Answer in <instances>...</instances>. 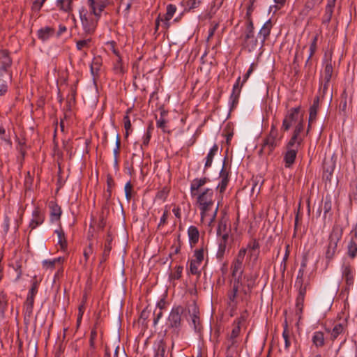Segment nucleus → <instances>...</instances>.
I'll use <instances>...</instances> for the list:
<instances>
[{
	"instance_id": "ea45409f",
	"label": "nucleus",
	"mask_w": 357,
	"mask_h": 357,
	"mask_svg": "<svg viewBox=\"0 0 357 357\" xmlns=\"http://www.w3.org/2000/svg\"><path fill=\"white\" fill-rule=\"evenodd\" d=\"M120 146H121L120 137H119V135L117 134L116 135L115 148L114 149V151H113L114 162V164L116 165H118Z\"/></svg>"
},
{
	"instance_id": "a19ab883",
	"label": "nucleus",
	"mask_w": 357,
	"mask_h": 357,
	"mask_svg": "<svg viewBox=\"0 0 357 357\" xmlns=\"http://www.w3.org/2000/svg\"><path fill=\"white\" fill-rule=\"evenodd\" d=\"M192 324L193 326L194 330L196 332H199L201 330V324L199 320V317L196 314V309L195 308L194 312L191 317Z\"/></svg>"
},
{
	"instance_id": "69168bd1",
	"label": "nucleus",
	"mask_w": 357,
	"mask_h": 357,
	"mask_svg": "<svg viewBox=\"0 0 357 357\" xmlns=\"http://www.w3.org/2000/svg\"><path fill=\"white\" fill-rule=\"evenodd\" d=\"M303 130V120H299L295 126L294 130L293 132V135H296L298 137H301L300 136V134L302 132Z\"/></svg>"
},
{
	"instance_id": "c03bdc74",
	"label": "nucleus",
	"mask_w": 357,
	"mask_h": 357,
	"mask_svg": "<svg viewBox=\"0 0 357 357\" xmlns=\"http://www.w3.org/2000/svg\"><path fill=\"white\" fill-rule=\"evenodd\" d=\"M348 255L350 257L354 258L357 255V244L351 239L348 244Z\"/></svg>"
},
{
	"instance_id": "bb28decb",
	"label": "nucleus",
	"mask_w": 357,
	"mask_h": 357,
	"mask_svg": "<svg viewBox=\"0 0 357 357\" xmlns=\"http://www.w3.org/2000/svg\"><path fill=\"white\" fill-rule=\"evenodd\" d=\"M34 304V297H31V296H27L26 301L24 305V312L25 316L30 317L33 312Z\"/></svg>"
},
{
	"instance_id": "7ed1b4c3",
	"label": "nucleus",
	"mask_w": 357,
	"mask_h": 357,
	"mask_svg": "<svg viewBox=\"0 0 357 357\" xmlns=\"http://www.w3.org/2000/svg\"><path fill=\"white\" fill-rule=\"evenodd\" d=\"M342 236V229H340L337 227L333 228L329 236L328 245L326 251V257L327 259H331L335 255L337 250V243L340 241Z\"/></svg>"
},
{
	"instance_id": "1a4fd4ad",
	"label": "nucleus",
	"mask_w": 357,
	"mask_h": 357,
	"mask_svg": "<svg viewBox=\"0 0 357 357\" xmlns=\"http://www.w3.org/2000/svg\"><path fill=\"white\" fill-rule=\"evenodd\" d=\"M342 275L346 283V290H349L354 282V271L350 264H344L342 265Z\"/></svg>"
},
{
	"instance_id": "c85d7f7f",
	"label": "nucleus",
	"mask_w": 357,
	"mask_h": 357,
	"mask_svg": "<svg viewBox=\"0 0 357 357\" xmlns=\"http://www.w3.org/2000/svg\"><path fill=\"white\" fill-rule=\"evenodd\" d=\"M248 249L250 257H253L255 261L257 260L259 255V243L256 240H254L252 243L248 244Z\"/></svg>"
},
{
	"instance_id": "603ef678",
	"label": "nucleus",
	"mask_w": 357,
	"mask_h": 357,
	"mask_svg": "<svg viewBox=\"0 0 357 357\" xmlns=\"http://www.w3.org/2000/svg\"><path fill=\"white\" fill-rule=\"evenodd\" d=\"M285 253L282 259V261L280 264V269L284 273L287 268V261L290 254L289 245L287 244L285 248Z\"/></svg>"
},
{
	"instance_id": "393cba45",
	"label": "nucleus",
	"mask_w": 357,
	"mask_h": 357,
	"mask_svg": "<svg viewBox=\"0 0 357 357\" xmlns=\"http://www.w3.org/2000/svg\"><path fill=\"white\" fill-rule=\"evenodd\" d=\"M302 142V137H298L296 135H292L291 139L287 142L285 148L286 149H294L298 151V149L300 148Z\"/></svg>"
},
{
	"instance_id": "ddd939ff",
	"label": "nucleus",
	"mask_w": 357,
	"mask_h": 357,
	"mask_svg": "<svg viewBox=\"0 0 357 357\" xmlns=\"http://www.w3.org/2000/svg\"><path fill=\"white\" fill-rule=\"evenodd\" d=\"M55 33V29L51 26L41 27L37 31L36 36L43 43L47 41Z\"/></svg>"
},
{
	"instance_id": "6e6552de",
	"label": "nucleus",
	"mask_w": 357,
	"mask_h": 357,
	"mask_svg": "<svg viewBox=\"0 0 357 357\" xmlns=\"http://www.w3.org/2000/svg\"><path fill=\"white\" fill-rule=\"evenodd\" d=\"M229 232L224 233L221 236H219L218 241V249L216 253V258L219 261H222L227 245L229 244Z\"/></svg>"
},
{
	"instance_id": "f8f14e48",
	"label": "nucleus",
	"mask_w": 357,
	"mask_h": 357,
	"mask_svg": "<svg viewBox=\"0 0 357 357\" xmlns=\"http://www.w3.org/2000/svg\"><path fill=\"white\" fill-rule=\"evenodd\" d=\"M207 177L195 178L190 184V195L192 197L197 195L199 190L209 181Z\"/></svg>"
},
{
	"instance_id": "473e14b6",
	"label": "nucleus",
	"mask_w": 357,
	"mask_h": 357,
	"mask_svg": "<svg viewBox=\"0 0 357 357\" xmlns=\"http://www.w3.org/2000/svg\"><path fill=\"white\" fill-rule=\"evenodd\" d=\"M200 210L201 220L203 221L206 217L209 216V211L211 210L213 204H198Z\"/></svg>"
},
{
	"instance_id": "39448f33",
	"label": "nucleus",
	"mask_w": 357,
	"mask_h": 357,
	"mask_svg": "<svg viewBox=\"0 0 357 357\" xmlns=\"http://www.w3.org/2000/svg\"><path fill=\"white\" fill-rule=\"evenodd\" d=\"M79 17L85 34L91 35L95 31L99 18L96 17V20H95L91 16H87L84 9L79 10Z\"/></svg>"
},
{
	"instance_id": "338daca9",
	"label": "nucleus",
	"mask_w": 357,
	"mask_h": 357,
	"mask_svg": "<svg viewBox=\"0 0 357 357\" xmlns=\"http://www.w3.org/2000/svg\"><path fill=\"white\" fill-rule=\"evenodd\" d=\"M282 337H283L284 340V349L286 350H288L289 347H290V345H291V342H290V340H289V331H288L287 327H285L284 331H283Z\"/></svg>"
},
{
	"instance_id": "49530a36",
	"label": "nucleus",
	"mask_w": 357,
	"mask_h": 357,
	"mask_svg": "<svg viewBox=\"0 0 357 357\" xmlns=\"http://www.w3.org/2000/svg\"><path fill=\"white\" fill-rule=\"evenodd\" d=\"M200 264H199L198 262L196 263V261L191 260L190 263V268H189L190 273L199 277V275L201 274V271L199 270V267Z\"/></svg>"
},
{
	"instance_id": "774afa93",
	"label": "nucleus",
	"mask_w": 357,
	"mask_h": 357,
	"mask_svg": "<svg viewBox=\"0 0 357 357\" xmlns=\"http://www.w3.org/2000/svg\"><path fill=\"white\" fill-rule=\"evenodd\" d=\"M349 197L351 201L357 202V181L354 183L351 191L349 194Z\"/></svg>"
},
{
	"instance_id": "3c124183",
	"label": "nucleus",
	"mask_w": 357,
	"mask_h": 357,
	"mask_svg": "<svg viewBox=\"0 0 357 357\" xmlns=\"http://www.w3.org/2000/svg\"><path fill=\"white\" fill-rule=\"evenodd\" d=\"M126 198L128 202H130L133 195L132 185L130 181H128L124 187Z\"/></svg>"
},
{
	"instance_id": "680f3d73",
	"label": "nucleus",
	"mask_w": 357,
	"mask_h": 357,
	"mask_svg": "<svg viewBox=\"0 0 357 357\" xmlns=\"http://www.w3.org/2000/svg\"><path fill=\"white\" fill-rule=\"evenodd\" d=\"M243 273H238L235 276H232L233 279L231 280L230 283L231 284H234L238 287H243V278H242Z\"/></svg>"
},
{
	"instance_id": "79ce46f5",
	"label": "nucleus",
	"mask_w": 357,
	"mask_h": 357,
	"mask_svg": "<svg viewBox=\"0 0 357 357\" xmlns=\"http://www.w3.org/2000/svg\"><path fill=\"white\" fill-rule=\"evenodd\" d=\"M323 169L324 173L327 174L326 175H324V176H326L327 179H329V177L331 176L334 170L333 164H332L331 161H330L329 162L324 161L323 165Z\"/></svg>"
},
{
	"instance_id": "a18cd8bd",
	"label": "nucleus",
	"mask_w": 357,
	"mask_h": 357,
	"mask_svg": "<svg viewBox=\"0 0 357 357\" xmlns=\"http://www.w3.org/2000/svg\"><path fill=\"white\" fill-rule=\"evenodd\" d=\"M91 42V38L77 40L76 42V47L79 51L84 48H89L90 46Z\"/></svg>"
},
{
	"instance_id": "b1692460",
	"label": "nucleus",
	"mask_w": 357,
	"mask_h": 357,
	"mask_svg": "<svg viewBox=\"0 0 357 357\" xmlns=\"http://www.w3.org/2000/svg\"><path fill=\"white\" fill-rule=\"evenodd\" d=\"M321 4V3L316 0H307L301 10V14L303 15H307L311 10L319 7Z\"/></svg>"
},
{
	"instance_id": "2f4dec72",
	"label": "nucleus",
	"mask_w": 357,
	"mask_h": 357,
	"mask_svg": "<svg viewBox=\"0 0 357 357\" xmlns=\"http://www.w3.org/2000/svg\"><path fill=\"white\" fill-rule=\"evenodd\" d=\"M218 151V145L214 144L213 146V147L210 149V151L206 158V162H205V165H204L205 169H207L211 166L214 155L217 153Z\"/></svg>"
},
{
	"instance_id": "4c0bfd02",
	"label": "nucleus",
	"mask_w": 357,
	"mask_h": 357,
	"mask_svg": "<svg viewBox=\"0 0 357 357\" xmlns=\"http://www.w3.org/2000/svg\"><path fill=\"white\" fill-rule=\"evenodd\" d=\"M166 351V345L163 340H160L158 344L157 349L155 351L154 357H165Z\"/></svg>"
},
{
	"instance_id": "a878e982",
	"label": "nucleus",
	"mask_w": 357,
	"mask_h": 357,
	"mask_svg": "<svg viewBox=\"0 0 357 357\" xmlns=\"http://www.w3.org/2000/svg\"><path fill=\"white\" fill-rule=\"evenodd\" d=\"M326 331L331 333V338L335 340L340 334L344 331V326L343 324H335L332 330L326 328Z\"/></svg>"
},
{
	"instance_id": "37998d69",
	"label": "nucleus",
	"mask_w": 357,
	"mask_h": 357,
	"mask_svg": "<svg viewBox=\"0 0 357 357\" xmlns=\"http://www.w3.org/2000/svg\"><path fill=\"white\" fill-rule=\"evenodd\" d=\"M243 279L246 282L245 286L248 291H251L255 286L256 277L252 274L245 275Z\"/></svg>"
},
{
	"instance_id": "9b49d317",
	"label": "nucleus",
	"mask_w": 357,
	"mask_h": 357,
	"mask_svg": "<svg viewBox=\"0 0 357 357\" xmlns=\"http://www.w3.org/2000/svg\"><path fill=\"white\" fill-rule=\"evenodd\" d=\"M273 24L271 20H267L259 30L257 38L260 40L261 45L263 46L266 40L269 36Z\"/></svg>"
},
{
	"instance_id": "0eeeda50",
	"label": "nucleus",
	"mask_w": 357,
	"mask_h": 357,
	"mask_svg": "<svg viewBox=\"0 0 357 357\" xmlns=\"http://www.w3.org/2000/svg\"><path fill=\"white\" fill-rule=\"evenodd\" d=\"M91 14L99 18L102 11L109 4V0H88Z\"/></svg>"
},
{
	"instance_id": "6e6d98bb",
	"label": "nucleus",
	"mask_w": 357,
	"mask_h": 357,
	"mask_svg": "<svg viewBox=\"0 0 357 357\" xmlns=\"http://www.w3.org/2000/svg\"><path fill=\"white\" fill-rule=\"evenodd\" d=\"M193 257L194 258L192 259V261H196V263L198 262L201 264L204 259V249L201 248L195 250Z\"/></svg>"
},
{
	"instance_id": "4468645a",
	"label": "nucleus",
	"mask_w": 357,
	"mask_h": 357,
	"mask_svg": "<svg viewBox=\"0 0 357 357\" xmlns=\"http://www.w3.org/2000/svg\"><path fill=\"white\" fill-rule=\"evenodd\" d=\"M225 158L224 159L223 166L220 172V178L221 181L217 186V188L219 189L220 193H223L225 191V190L227 187L229 181V172L225 170Z\"/></svg>"
},
{
	"instance_id": "f704fd0d",
	"label": "nucleus",
	"mask_w": 357,
	"mask_h": 357,
	"mask_svg": "<svg viewBox=\"0 0 357 357\" xmlns=\"http://www.w3.org/2000/svg\"><path fill=\"white\" fill-rule=\"evenodd\" d=\"M63 259L62 257H57L53 259H45L43 261V266L44 268L48 269H52L55 267L56 264L63 262Z\"/></svg>"
},
{
	"instance_id": "e2e57ef3",
	"label": "nucleus",
	"mask_w": 357,
	"mask_h": 357,
	"mask_svg": "<svg viewBox=\"0 0 357 357\" xmlns=\"http://www.w3.org/2000/svg\"><path fill=\"white\" fill-rule=\"evenodd\" d=\"M305 297L297 296L296 301V314H301L303 308Z\"/></svg>"
},
{
	"instance_id": "f257e3e1",
	"label": "nucleus",
	"mask_w": 357,
	"mask_h": 357,
	"mask_svg": "<svg viewBox=\"0 0 357 357\" xmlns=\"http://www.w3.org/2000/svg\"><path fill=\"white\" fill-rule=\"evenodd\" d=\"M278 130L276 126L273 124L268 135L263 140L259 154L260 155L271 154L274 149L278 146V142L280 140V138L278 139Z\"/></svg>"
},
{
	"instance_id": "4d7b16f0",
	"label": "nucleus",
	"mask_w": 357,
	"mask_h": 357,
	"mask_svg": "<svg viewBox=\"0 0 357 357\" xmlns=\"http://www.w3.org/2000/svg\"><path fill=\"white\" fill-rule=\"evenodd\" d=\"M239 273H243V265L233 261L231 264V276H235Z\"/></svg>"
},
{
	"instance_id": "58836bf2",
	"label": "nucleus",
	"mask_w": 357,
	"mask_h": 357,
	"mask_svg": "<svg viewBox=\"0 0 357 357\" xmlns=\"http://www.w3.org/2000/svg\"><path fill=\"white\" fill-rule=\"evenodd\" d=\"M55 233H56L58 236V243L60 245L61 248L62 250H65L67 247V241L65 238V234L62 229L56 230Z\"/></svg>"
},
{
	"instance_id": "7c9ffc66",
	"label": "nucleus",
	"mask_w": 357,
	"mask_h": 357,
	"mask_svg": "<svg viewBox=\"0 0 357 357\" xmlns=\"http://www.w3.org/2000/svg\"><path fill=\"white\" fill-rule=\"evenodd\" d=\"M101 67V62L100 59L94 58L90 67L91 73L95 80L98 77L99 71Z\"/></svg>"
},
{
	"instance_id": "72a5a7b5",
	"label": "nucleus",
	"mask_w": 357,
	"mask_h": 357,
	"mask_svg": "<svg viewBox=\"0 0 357 357\" xmlns=\"http://www.w3.org/2000/svg\"><path fill=\"white\" fill-rule=\"evenodd\" d=\"M56 4L64 12L68 13L72 10V0H57Z\"/></svg>"
},
{
	"instance_id": "bf43d9fd",
	"label": "nucleus",
	"mask_w": 357,
	"mask_h": 357,
	"mask_svg": "<svg viewBox=\"0 0 357 357\" xmlns=\"http://www.w3.org/2000/svg\"><path fill=\"white\" fill-rule=\"evenodd\" d=\"M225 232H228L227 231L226 221L221 220L218 223V229H217V235L218 236H221Z\"/></svg>"
},
{
	"instance_id": "4be33fe9",
	"label": "nucleus",
	"mask_w": 357,
	"mask_h": 357,
	"mask_svg": "<svg viewBox=\"0 0 357 357\" xmlns=\"http://www.w3.org/2000/svg\"><path fill=\"white\" fill-rule=\"evenodd\" d=\"M319 105V98L316 97L314 99L312 105L310 108L309 127L311 126V124L316 120Z\"/></svg>"
},
{
	"instance_id": "e433bc0d",
	"label": "nucleus",
	"mask_w": 357,
	"mask_h": 357,
	"mask_svg": "<svg viewBox=\"0 0 357 357\" xmlns=\"http://www.w3.org/2000/svg\"><path fill=\"white\" fill-rule=\"evenodd\" d=\"M107 188L104 193V197L108 202L112 197V188L114 185V181L112 177H108L107 179Z\"/></svg>"
},
{
	"instance_id": "c756f323",
	"label": "nucleus",
	"mask_w": 357,
	"mask_h": 357,
	"mask_svg": "<svg viewBox=\"0 0 357 357\" xmlns=\"http://www.w3.org/2000/svg\"><path fill=\"white\" fill-rule=\"evenodd\" d=\"M238 295L228 291L227 294V303L231 310H234L238 305Z\"/></svg>"
},
{
	"instance_id": "423d86ee",
	"label": "nucleus",
	"mask_w": 357,
	"mask_h": 357,
	"mask_svg": "<svg viewBox=\"0 0 357 357\" xmlns=\"http://www.w3.org/2000/svg\"><path fill=\"white\" fill-rule=\"evenodd\" d=\"M299 107L291 108L285 115L282 124L281 126V130L283 132L288 131L294 123L298 121L299 117Z\"/></svg>"
},
{
	"instance_id": "6ab92c4d",
	"label": "nucleus",
	"mask_w": 357,
	"mask_h": 357,
	"mask_svg": "<svg viewBox=\"0 0 357 357\" xmlns=\"http://www.w3.org/2000/svg\"><path fill=\"white\" fill-rule=\"evenodd\" d=\"M12 65V59L9 52L6 50H0V66L3 69H8Z\"/></svg>"
},
{
	"instance_id": "864d4df0",
	"label": "nucleus",
	"mask_w": 357,
	"mask_h": 357,
	"mask_svg": "<svg viewBox=\"0 0 357 357\" xmlns=\"http://www.w3.org/2000/svg\"><path fill=\"white\" fill-rule=\"evenodd\" d=\"M169 192V189L167 187H164L161 190L157 192L155 199L165 202L168 197Z\"/></svg>"
},
{
	"instance_id": "f3484780",
	"label": "nucleus",
	"mask_w": 357,
	"mask_h": 357,
	"mask_svg": "<svg viewBox=\"0 0 357 357\" xmlns=\"http://www.w3.org/2000/svg\"><path fill=\"white\" fill-rule=\"evenodd\" d=\"M44 215L38 208H36L32 213V219L29 222V227L32 229L40 225L44 221Z\"/></svg>"
},
{
	"instance_id": "cd10ccee",
	"label": "nucleus",
	"mask_w": 357,
	"mask_h": 357,
	"mask_svg": "<svg viewBox=\"0 0 357 357\" xmlns=\"http://www.w3.org/2000/svg\"><path fill=\"white\" fill-rule=\"evenodd\" d=\"M112 241V238L111 237V236L109 234H108L106 241H105V245H104V251H103V253L102 255L100 263H103L107 259V258L109 255V252L112 249V245H111Z\"/></svg>"
},
{
	"instance_id": "8fccbe9b",
	"label": "nucleus",
	"mask_w": 357,
	"mask_h": 357,
	"mask_svg": "<svg viewBox=\"0 0 357 357\" xmlns=\"http://www.w3.org/2000/svg\"><path fill=\"white\" fill-rule=\"evenodd\" d=\"M332 208L331 198L330 196H326L324 202V217L326 218V214L329 213Z\"/></svg>"
},
{
	"instance_id": "5fc2aeb1",
	"label": "nucleus",
	"mask_w": 357,
	"mask_h": 357,
	"mask_svg": "<svg viewBox=\"0 0 357 357\" xmlns=\"http://www.w3.org/2000/svg\"><path fill=\"white\" fill-rule=\"evenodd\" d=\"M114 70L116 74H123L125 73V69L122 63L121 58L119 56L118 57L117 61L114 63Z\"/></svg>"
},
{
	"instance_id": "de8ad7c7",
	"label": "nucleus",
	"mask_w": 357,
	"mask_h": 357,
	"mask_svg": "<svg viewBox=\"0 0 357 357\" xmlns=\"http://www.w3.org/2000/svg\"><path fill=\"white\" fill-rule=\"evenodd\" d=\"M317 40H318V36H317V35H316V36H314L313 37V38L312 40V42L310 43V50H310V54H309V56H308V58L307 59L306 63H308L310 59L312 58V56L315 53L316 50H317Z\"/></svg>"
},
{
	"instance_id": "a211bd4d",
	"label": "nucleus",
	"mask_w": 357,
	"mask_h": 357,
	"mask_svg": "<svg viewBox=\"0 0 357 357\" xmlns=\"http://www.w3.org/2000/svg\"><path fill=\"white\" fill-rule=\"evenodd\" d=\"M50 220L52 222H56L59 220L61 215V207L54 202H50L49 204Z\"/></svg>"
},
{
	"instance_id": "aec40b11",
	"label": "nucleus",
	"mask_w": 357,
	"mask_h": 357,
	"mask_svg": "<svg viewBox=\"0 0 357 357\" xmlns=\"http://www.w3.org/2000/svg\"><path fill=\"white\" fill-rule=\"evenodd\" d=\"M189 242L191 246H194L199 241V232L195 226H190L188 229Z\"/></svg>"
},
{
	"instance_id": "052dcab7",
	"label": "nucleus",
	"mask_w": 357,
	"mask_h": 357,
	"mask_svg": "<svg viewBox=\"0 0 357 357\" xmlns=\"http://www.w3.org/2000/svg\"><path fill=\"white\" fill-rule=\"evenodd\" d=\"M38 286H39V282L36 280H33L32 284H31V287L29 289L27 296H31V297L35 298V296L38 293Z\"/></svg>"
},
{
	"instance_id": "0e129e2a",
	"label": "nucleus",
	"mask_w": 357,
	"mask_h": 357,
	"mask_svg": "<svg viewBox=\"0 0 357 357\" xmlns=\"http://www.w3.org/2000/svg\"><path fill=\"white\" fill-rule=\"evenodd\" d=\"M182 271H183V266H176L175 271L174 273H172L169 275L170 280L180 279L181 277Z\"/></svg>"
},
{
	"instance_id": "13d9d810",
	"label": "nucleus",
	"mask_w": 357,
	"mask_h": 357,
	"mask_svg": "<svg viewBox=\"0 0 357 357\" xmlns=\"http://www.w3.org/2000/svg\"><path fill=\"white\" fill-rule=\"evenodd\" d=\"M309 284L307 282L305 284H295V287L298 289V296L305 297L306 294L307 288Z\"/></svg>"
},
{
	"instance_id": "f03ea898",
	"label": "nucleus",
	"mask_w": 357,
	"mask_h": 357,
	"mask_svg": "<svg viewBox=\"0 0 357 357\" xmlns=\"http://www.w3.org/2000/svg\"><path fill=\"white\" fill-rule=\"evenodd\" d=\"M184 312V308L181 306H176L172 309L167 319V325L168 328L174 330V336H178L179 330L181 327V315Z\"/></svg>"
},
{
	"instance_id": "dca6fc26",
	"label": "nucleus",
	"mask_w": 357,
	"mask_h": 357,
	"mask_svg": "<svg viewBox=\"0 0 357 357\" xmlns=\"http://www.w3.org/2000/svg\"><path fill=\"white\" fill-rule=\"evenodd\" d=\"M298 153L297 150L294 149H286L284 153L283 160L284 162V167L286 168H289L294 163L296 155Z\"/></svg>"
},
{
	"instance_id": "09e8293b",
	"label": "nucleus",
	"mask_w": 357,
	"mask_h": 357,
	"mask_svg": "<svg viewBox=\"0 0 357 357\" xmlns=\"http://www.w3.org/2000/svg\"><path fill=\"white\" fill-rule=\"evenodd\" d=\"M334 10L325 8V12L322 17V24H328L331 20Z\"/></svg>"
},
{
	"instance_id": "2eb2a0df",
	"label": "nucleus",
	"mask_w": 357,
	"mask_h": 357,
	"mask_svg": "<svg viewBox=\"0 0 357 357\" xmlns=\"http://www.w3.org/2000/svg\"><path fill=\"white\" fill-rule=\"evenodd\" d=\"M333 72V66L331 63V59H330L329 61L326 60V66L324 68V84L323 86V92L324 93L325 92V91H326L328 89V83L332 77Z\"/></svg>"
},
{
	"instance_id": "412c9836",
	"label": "nucleus",
	"mask_w": 357,
	"mask_h": 357,
	"mask_svg": "<svg viewBox=\"0 0 357 357\" xmlns=\"http://www.w3.org/2000/svg\"><path fill=\"white\" fill-rule=\"evenodd\" d=\"M312 342L314 347L320 348L325 344L324 334L321 331H315L312 337Z\"/></svg>"
},
{
	"instance_id": "5701e85b",
	"label": "nucleus",
	"mask_w": 357,
	"mask_h": 357,
	"mask_svg": "<svg viewBox=\"0 0 357 357\" xmlns=\"http://www.w3.org/2000/svg\"><path fill=\"white\" fill-rule=\"evenodd\" d=\"M176 7L173 4H169L167 6V12L165 15L164 19H161L162 21H164V26L165 29H168L169 26V21L172 18L173 15L176 13Z\"/></svg>"
},
{
	"instance_id": "20e7f679",
	"label": "nucleus",
	"mask_w": 357,
	"mask_h": 357,
	"mask_svg": "<svg viewBox=\"0 0 357 357\" xmlns=\"http://www.w3.org/2000/svg\"><path fill=\"white\" fill-rule=\"evenodd\" d=\"M258 39L255 37L254 25L252 20L249 19L244 34L243 36V45L250 51L253 50L258 46Z\"/></svg>"
},
{
	"instance_id": "9d476101",
	"label": "nucleus",
	"mask_w": 357,
	"mask_h": 357,
	"mask_svg": "<svg viewBox=\"0 0 357 357\" xmlns=\"http://www.w3.org/2000/svg\"><path fill=\"white\" fill-rule=\"evenodd\" d=\"M197 204H214L213 190L211 188H205L201 193H197Z\"/></svg>"
},
{
	"instance_id": "c9c22d12",
	"label": "nucleus",
	"mask_w": 357,
	"mask_h": 357,
	"mask_svg": "<svg viewBox=\"0 0 357 357\" xmlns=\"http://www.w3.org/2000/svg\"><path fill=\"white\" fill-rule=\"evenodd\" d=\"M8 306V298L5 293L0 294V314L3 317Z\"/></svg>"
}]
</instances>
